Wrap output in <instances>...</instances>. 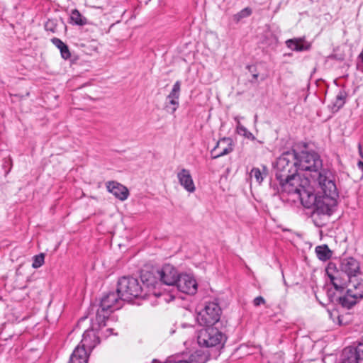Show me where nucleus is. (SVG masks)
<instances>
[{"mask_svg":"<svg viewBox=\"0 0 363 363\" xmlns=\"http://www.w3.org/2000/svg\"><path fill=\"white\" fill-rule=\"evenodd\" d=\"M318 182L322 195H318L313 216H330L336 207L339 197L335 174L331 170H325L319 174Z\"/></svg>","mask_w":363,"mask_h":363,"instance_id":"f257e3e1","label":"nucleus"},{"mask_svg":"<svg viewBox=\"0 0 363 363\" xmlns=\"http://www.w3.org/2000/svg\"><path fill=\"white\" fill-rule=\"evenodd\" d=\"M330 270L331 267L329 265L326 273L332 284L337 291H342L345 289L347 280L356 277L360 273V266L357 259L353 257H347L342 259L340 265V270L346 274V278H342L339 271L333 274Z\"/></svg>","mask_w":363,"mask_h":363,"instance_id":"f03ea898","label":"nucleus"},{"mask_svg":"<svg viewBox=\"0 0 363 363\" xmlns=\"http://www.w3.org/2000/svg\"><path fill=\"white\" fill-rule=\"evenodd\" d=\"M279 182L278 193L284 199L286 196H289L288 200L294 201L296 198H299L300 191L308 183L307 178H301L298 174L289 178H283L277 180Z\"/></svg>","mask_w":363,"mask_h":363,"instance_id":"7ed1b4c3","label":"nucleus"},{"mask_svg":"<svg viewBox=\"0 0 363 363\" xmlns=\"http://www.w3.org/2000/svg\"><path fill=\"white\" fill-rule=\"evenodd\" d=\"M296 162L298 170L308 172L313 177H319V174L329 169L323 168V161L320 155L315 152L302 151L296 154Z\"/></svg>","mask_w":363,"mask_h":363,"instance_id":"20e7f679","label":"nucleus"},{"mask_svg":"<svg viewBox=\"0 0 363 363\" xmlns=\"http://www.w3.org/2000/svg\"><path fill=\"white\" fill-rule=\"evenodd\" d=\"M117 292L120 294L121 299L127 301L136 298H145L149 296L138 280L130 277H123L118 280Z\"/></svg>","mask_w":363,"mask_h":363,"instance_id":"39448f33","label":"nucleus"},{"mask_svg":"<svg viewBox=\"0 0 363 363\" xmlns=\"http://www.w3.org/2000/svg\"><path fill=\"white\" fill-rule=\"evenodd\" d=\"M298 167L296 152L294 150L284 152L277 158L274 165L275 177L277 180L289 178L296 174Z\"/></svg>","mask_w":363,"mask_h":363,"instance_id":"423d86ee","label":"nucleus"},{"mask_svg":"<svg viewBox=\"0 0 363 363\" xmlns=\"http://www.w3.org/2000/svg\"><path fill=\"white\" fill-rule=\"evenodd\" d=\"M123 299L116 291L104 296L96 311V318L99 325H105V320L115 311L122 307Z\"/></svg>","mask_w":363,"mask_h":363,"instance_id":"0eeeda50","label":"nucleus"},{"mask_svg":"<svg viewBox=\"0 0 363 363\" xmlns=\"http://www.w3.org/2000/svg\"><path fill=\"white\" fill-rule=\"evenodd\" d=\"M226 340V336L218 328L207 326L199 331L197 341L200 346L206 347H222Z\"/></svg>","mask_w":363,"mask_h":363,"instance_id":"6e6552de","label":"nucleus"},{"mask_svg":"<svg viewBox=\"0 0 363 363\" xmlns=\"http://www.w3.org/2000/svg\"><path fill=\"white\" fill-rule=\"evenodd\" d=\"M221 308L216 301L208 302L204 308L196 316V320L200 325L212 326L220 320Z\"/></svg>","mask_w":363,"mask_h":363,"instance_id":"1a4fd4ad","label":"nucleus"},{"mask_svg":"<svg viewBox=\"0 0 363 363\" xmlns=\"http://www.w3.org/2000/svg\"><path fill=\"white\" fill-rule=\"evenodd\" d=\"M157 277L162 283L168 286H174L177 280L180 278L177 269L171 264H164L160 270L157 272Z\"/></svg>","mask_w":363,"mask_h":363,"instance_id":"9d476101","label":"nucleus"},{"mask_svg":"<svg viewBox=\"0 0 363 363\" xmlns=\"http://www.w3.org/2000/svg\"><path fill=\"white\" fill-rule=\"evenodd\" d=\"M341 363H363V343L344 349Z\"/></svg>","mask_w":363,"mask_h":363,"instance_id":"9b49d317","label":"nucleus"},{"mask_svg":"<svg viewBox=\"0 0 363 363\" xmlns=\"http://www.w3.org/2000/svg\"><path fill=\"white\" fill-rule=\"evenodd\" d=\"M179 291L187 294H194L197 291V283L189 274H181L175 285Z\"/></svg>","mask_w":363,"mask_h":363,"instance_id":"f8f14e48","label":"nucleus"},{"mask_svg":"<svg viewBox=\"0 0 363 363\" xmlns=\"http://www.w3.org/2000/svg\"><path fill=\"white\" fill-rule=\"evenodd\" d=\"M299 198H296L294 202L300 201L301 204L306 208L313 207L318 196L315 195L313 189L308 182L306 186L300 191Z\"/></svg>","mask_w":363,"mask_h":363,"instance_id":"ddd939ff","label":"nucleus"},{"mask_svg":"<svg viewBox=\"0 0 363 363\" xmlns=\"http://www.w3.org/2000/svg\"><path fill=\"white\" fill-rule=\"evenodd\" d=\"M106 188L110 193L121 201L127 199L129 195L128 189L117 182L112 181L107 182Z\"/></svg>","mask_w":363,"mask_h":363,"instance_id":"4468645a","label":"nucleus"},{"mask_svg":"<svg viewBox=\"0 0 363 363\" xmlns=\"http://www.w3.org/2000/svg\"><path fill=\"white\" fill-rule=\"evenodd\" d=\"M179 184L189 193L194 192L196 188L189 170L182 169L177 173Z\"/></svg>","mask_w":363,"mask_h":363,"instance_id":"2eb2a0df","label":"nucleus"},{"mask_svg":"<svg viewBox=\"0 0 363 363\" xmlns=\"http://www.w3.org/2000/svg\"><path fill=\"white\" fill-rule=\"evenodd\" d=\"M99 343V337L94 330H86L82 337V340L79 346L83 347L87 351L91 352L97 344Z\"/></svg>","mask_w":363,"mask_h":363,"instance_id":"dca6fc26","label":"nucleus"},{"mask_svg":"<svg viewBox=\"0 0 363 363\" xmlns=\"http://www.w3.org/2000/svg\"><path fill=\"white\" fill-rule=\"evenodd\" d=\"M286 44L289 48L295 51L308 50L311 48V45L302 38L289 39L286 41Z\"/></svg>","mask_w":363,"mask_h":363,"instance_id":"f3484780","label":"nucleus"},{"mask_svg":"<svg viewBox=\"0 0 363 363\" xmlns=\"http://www.w3.org/2000/svg\"><path fill=\"white\" fill-rule=\"evenodd\" d=\"M347 282H349L347 290L352 291V294L357 298H363V280H359L356 277L347 280Z\"/></svg>","mask_w":363,"mask_h":363,"instance_id":"a211bd4d","label":"nucleus"},{"mask_svg":"<svg viewBox=\"0 0 363 363\" xmlns=\"http://www.w3.org/2000/svg\"><path fill=\"white\" fill-rule=\"evenodd\" d=\"M347 94L343 89H340L337 93L335 99L331 103V109L333 112L339 111L345 104Z\"/></svg>","mask_w":363,"mask_h":363,"instance_id":"6ab92c4d","label":"nucleus"},{"mask_svg":"<svg viewBox=\"0 0 363 363\" xmlns=\"http://www.w3.org/2000/svg\"><path fill=\"white\" fill-rule=\"evenodd\" d=\"M229 140H230L229 139L223 138L218 142L216 146L211 151L212 155L215 153V155H213V157H212L213 159H216L220 157L224 156L233 151V147H232L231 145L229 144L228 147H223V150L220 152L216 153V150L220 148L221 145L225 143L226 142H228Z\"/></svg>","mask_w":363,"mask_h":363,"instance_id":"aec40b11","label":"nucleus"},{"mask_svg":"<svg viewBox=\"0 0 363 363\" xmlns=\"http://www.w3.org/2000/svg\"><path fill=\"white\" fill-rule=\"evenodd\" d=\"M352 291L347 290V293L345 296L339 298V303L345 308H350L353 306L358 299L353 295Z\"/></svg>","mask_w":363,"mask_h":363,"instance_id":"412c9836","label":"nucleus"},{"mask_svg":"<svg viewBox=\"0 0 363 363\" xmlns=\"http://www.w3.org/2000/svg\"><path fill=\"white\" fill-rule=\"evenodd\" d=\"M52 43L56 46L60 51L61 56L63 59L67 60L71 57V53L68 46L64 43L60 39L53 38L51 39Z\"/></svg>","mask_w":363,"mask_h":363,"instance_id":"4be33fe9","label":"nucleus"},{"mask_svg":"<svg viewBox=\"0 0 363 363\" xmlns=\"http://www.w3.org/2000/svg\"><path fill=\"white\" fill-rule=\"evenodd\" d=\"M315 252L319 259L326 261L332 256V252L326 245L317 246L315 247Z\"/></svg>","mask_w":363,"mask_h":363,"instance_id":"5701e85b","label":"nucleus"},{"mask_svg":"<svg viewBox=\"0 0 363 363\" xmlns=\"http://www.w3.org/2000/svg\"><path fill=\"white\" fill-rule=\"evenodd\" d=\"M70 18L73 23L78 26H84L89 24L86 18L83 16L77 9H74L72 11Z\"/></svg>","mask_w":363,"mask_h":363,"instance_id":"b1692460","label":"nucleus"},{"mask_svg":"<svg viewBox=\"0 0 363 363\" xmlns=\"http://www.w3.org/2000/svg\"><path fill=\"white\" fill-rule=\"evenodd\" d=\"M89 352H90L87 351L86 348L78 345L75 347L72 354H75L77 359L87 363Z\"/></svg>","mask_w":363,"mask_h":363,"instance_id":"393cba45","label":"nucleus"},{"mask_svg":"<svg viewBox=\"0 0 363 363\" xmlns=\"http://www.w3.org/2000/svg\"><path fill=\"white\" fill-rule=\"evenodd\" d=\"M235 120L237 121V131L238 134L242 135L247 139L254 140L255 137L253 135V134L240 123L237 117L235 118Z\"/></svg>","mask_w":363,"mask_h":363,"instance_id":"a878e982","label":"nucleus"},{"mask_svg":"<svg viewBox=\"0 0 363 363\" xmlns=\"http://www.w3.org/2000/svg\"><path fill=\"white\" fill-rule=\"evenodd\" d=\"M180 91H181V82L177 81L172 87V89L171 92L169 94V95L167 96V99H178L180 96Z\"/></svg>","mask_w":363,"mask_h":363,"instance_id":"bb28decb","label":"nucleus"},{"mask_svg":"<svg viewBox=\"0 0 363 363\" xmlns=\"http://www.w3.org/2000/svg\"><path fill=\"white\" fill-rule=\"evenodd\" d=\"M168 101L165 104V108L171 113H174L179 107V102L178 99H167Z\"/></svg>","mask_w":363,"mask_h":363,"instance_id":"cd10ccee","label":"nucleus"},{"mask_svg":"<svg viewBox=\"0 0 363 363\" xmlns=\"http://www.w3.org/2000/svg\"><path fill=\"white\" fill-rule=\"evenodd\" d=\"M45 255L43 253H40L38 255H35L33 258V264L32 267L34 269H38L40 267L44 264Z\"/></svg>","mask_w":363,"mask_h":363,"instance_id":"c85d7f7f","label":"nucleus"},{"mask_svg":"<svg viewBox=\"0 0 363 363\" xmlns=\"http://www.w3.org/2000/svg\"><path fill=\"white\" fill-rule=\"evenodd\" d=\"M187 361L188 363H204L205 357L199 352H196L189 357Z\"/></svg>","mask_w":363,"mask_h":363,"instance_id":"c756f323","label":"nucleus"},{"mask_svg":"<svg viewBox=\"0 0 363 363\" xmlns=\"http://www.w3.org/2000/svg\"><path fill=\"white\" fill-rule=\"evenodd\" d=\"M250 176L252 179L254 178L255 181L259 184L263 181V177L259 168H252L250 173Z\"/></svg>","mask_w":363,"mask_h":363,"instance_id":"7c9ffc66","label":"nucleus"},{"mask_svg":"<svg viewBox=\"0 0 363 363\" xmlns=\"http://www.w3.org/2000/svg\"><path fill=\"white\" fill-rule=\"evenodd\" d=\"M252 13L251 9L246 7L241 10L240 12H238L237 14L235 15V19L237 21H239L243 18H246L247 16H250Z\"/></svg>","mask_w":363,"mask_h":363,"instance_id":"2f4dec72","label":"nucleus"},{"mask_svg":"<svg viewBox=\"0 0 363 363\" xmlns=\"http://www.w3.org/2000/svg\"><path fill=\"white\" fill-rule=\"evenodd\" d=\"M264 303L265 300L262 296H257L253 300V303L255 306H259Z\"/></svg>","mask_w":363,"mask_h":363,"instance_id":"473e14b6","label":"nucleus"},{"mask_svg":"<svg viewBox=\"0 0 363 363\" xmlns=\"http://www.w3.org/2000/svg\"><path fill=\"white\" fill-rule=\"evenodd\" d=\"M344 319H345V315H340L337 316V323L339 325L341 326V325H345L347 324V322L345 321Z\"/></svg>","mask_w":363,"mask_h":363,"instance_id":"72a5a7b5","label":"nucleus"},{"mask_svg":"<svg viewBox=\"0 0 363 363\" xmlns=\"http://www.w3.org/2000/svg\"><path fill=\"white\" fill-rule=\"evenodd\" d=\"M169 363H188V361L187 360H175L173 359H170Z\"/></svg>","mask_w":363,"mask_h":363,"instance_id":"f704fd0d","label":"nucleus"},{"mask_svg":"<svg viewBox=\"0 0 363 363\" xmlns=\"http://www.w3.org/2000/svg\"><path fill=\"white\" fill-rule=\"evenodd\" d=\"M357 166H358L359 169H360L361 170L363 171V162L362 161H359L357 163Z\"/></svg>","mask_w":363,"mask_h":363,"instance_id":"c9c22d12","label":"nucleus"},{"mask_svg":"<svg viewBox=\"0 0 363 363\" xmlns=\"http://www.w3.org/2000/svg\"><path fill=\"white\" fill-rule=\"evenodd\" d=\"M152 363H169V359H167L166 362H160V361L157 360V359H154L152 361Z\"/></svg>","mask_w":363,"mask_h":363,"instance_id":"e433bc0d","label":"nucleus"},{"mask_svg":"<svg viewBox=\"0 0 363 363\" xmlns=\"http://www.w3.org/2000/svg\"><path fill=\"white\" fill-rule=\"evenodd\" d=\"M358 147H359V155H361L362 157H363V154H362V146H361V145H359Z\"/></svg>","mask_w":363,"mask_h":363,"instance_id":"4c0bfd02","label":"nucleus"},{"mask_svg":"<svg viewBox=\"0 0 363 363\" xmlns=\"http://www.w3.org/2000/svg\"><path fill=\"white\" fill-rule=\"evenodd\" d=\"M152 294H153L155 296H163V295H162L161 294L157 293L156 291H153V292H152Z\"/></svg>","mask_w":363,"mask_h":363,"instance_id":"58836bf2","label":"nucleus"},{"mask_svg":"<svg viewBox=\"0 0 363 363\" xmlns=\"http://www.w3.org/2000/svg\"><path fill=\"white\" fill-rule=\"evenodd\" d=\"M252 77L255 79H257V77H258V74H252Z\"/></svg>","mask_w":363,"mask_h":363,"instance_id":"ea45409f","label":"nucleus"},{"mask_svg":"<svg viewBox=\"0 0 363 363\" xmlns=\"http://www.w3.org/2000/svg\"><path fill=\"white\" fill-rule=\"evenodd\" d=\"M248 68L251 71L252 67H248Z\"/></svg>","mask_w":363,"mask_h":363,"instance_id":"a19ab883","label":"nucleus"}]
</instances>
